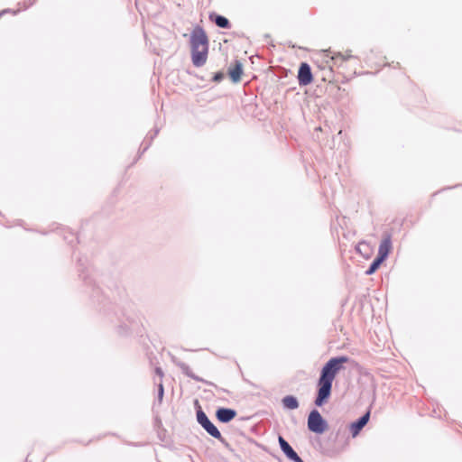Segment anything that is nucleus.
<instances>
[{"instance_id": "obj_13", "label": "nucleus", "mask_w": 462, "mask_h": 462, "mask_svg": "<svg viewBox=\"0 0 462 462\" xmlns=\"http://www.w3.org/2000/svg\"><path fill=\"white\" fill-rule=\"evenodd\" d=\"M243 74V65L239 60H235L233 64L228 69V76L230 79L236 83L241 80V77Z\"/></svg>"}, {"instance_id": "obj_16", "label": "nucleus", "mask_w": 462, "mask_h": 462, "mask_svg": "<svg viewBox=\"0 0 462 462\" xmlns=\"http://www.w3.org/2000/svg\"><path fill=\"white\" fill-rule=\"evenodd\" d=\"M63 239L69 245H73L74 242H79L78 236L73 233L69 228H62Z\"/></svg>"}, {"instance_id": "obj_11", "label": "nucleus", "mask_w": 462, "mask_h": 462, "mask_svg": "<svg viewBox=\"0 0 462 462\" xmlns=\"http://www.w3.org/2000/svg\"><path fill=\"white\" fill-rule=\"evenodd\" d=\"M369 419L370 411H366L365 414H363L356 420L353 421L350 424L349 430L354 438L356 437L359 434V432L363 430V428L367 424Z\"/></svg>"}, {"instance_id": "obj_14", "label": "nucleus", "mask_w": 462, "mask_h": 462, "mask_svg": "<svg viewBox=\"0 0 462 462\" xmlns=\"http://www.w3.org/2000/svg\"><path fill=\"white\" fill-rule=\"evenodd\" d=\"M284 408L289 410H296L299 408V401L294 395H286L282 399Z\"/></svg>"}, {"instance_id": "obj_3", "label": "nucleus", "mask_w": 462, "mask_h": 462, "mask_svg": "<svg viewBox=\"0 0 462 462\" xmlns=\"http://www.w3.org/2000/svg\"><path fill=\"white\" fill-rule=\"evenodd\" d=\"M191 60L195 67L203 66L208 60V38L200 26H196L190 34Z\"/></svg>"}, {"instance_id": "obj_17", "label": "nucleus", "mask_w": 462, "mask_h": 462, "mask_svg": "<svg viewBox=\"0 0 462 462\" xmlns=\"http://www.w3.org/2000/svg\"><path fill=\"white\" fill-rule=\"evenodd\" d=\"M384 261L385 260L380 259V257L376 255V257L373 260V262L370 263L369 267L365 271V274L372 275L373 273H374Z\"/></svg>"}, {"instance_id": "obj_22", "label": "nucleus", "mask_w": 462, "mask_h": 462, "mask_svg": "<svg viewBox=\"0 0 462 462\" xmlns=\"http://www.w3.org/2000/svg\"><path fill=\"white\" fill-rule=\"evenodd\" d=\"M323 80H328V82H331L332 79L330 78L327 79V78L324 77Z\"/></svg>"}, {"instance_id": "obj_4", "label": "nucleus", "mask_w": 462, "mask_h": 462, "mask_svg": "<svg viewBox=\"0 0 462 462\" xmlns=\"http://www.w3.org/2000/svg\"><path fill=\"white\" fill-rule=\"evenodd\" d=\"M195 405L198 406V410L196 412L198 423L208 432V434L220 440L221 443H223L226 447H228V442L222 437L218 429L213 424V422L208 419L207 414L202 411L198 400L195 401Z\"/></svg>"}, {"instance_id": "obj_10", "label": "nucleus", "mask_w": 462, "mask_h": 462, "mask_svg": "<svg viewBox=\"0 0 462 462\" xmlns=\"http://www.w3.org/2000/svg\"><path fill=\"white\" fill-rule=\"evenodd\" d=\"M392 236L386 233L383 235V237L380 243L377 256H379L380 259L386 260L392 250Z\"/></svg>"}, {"instance_id": "obj_12", "label": "nucleus", "mask_w": 462, "mask_h": 462, "mask_svg": "<svg viewBox=\"0 0 462 462\" xmlns=\"http://www.w3.org/2000/svg\"><path fill=\"white\" fill-rule=\"evenodd\" d=\"M236 416V411L230 408H218L216 411V417L222 423H228Z\"/></svg>"}, {"instance_id": "obj_9", "label": "nucleus", "mask_w": 462, "mask_h": 462, "mask_svg": "<svg viewBox=\"0 0 462 462\" xmlns=\"http://www.w3.org/2000/svg\"><path fill=\"white\" fill-rule=\"evenodd\" d=\"M297 78L300 86H308L313 81L312 72L308 63H300Z\"/></svg>"}, {"instance_id": "obj_8", "label": "nucleus", "mask_w": 462, "mask_h": 462, "mask_svg": "<svg viewBox=\"0 0 462 462\" xmlns=\"http://www.w3.org/2000/svg\"><path fill=\"white\" fill-rule=\"evenodd\" d=\"M278 441L281 450L288 459L293 462H304L282 436H279Z\"/></svg>"}, {"instance_id": "obj_21", "label": "nucleus", "mask_w": 462, "mask_h": 462, "mask_svg": "<svg viewBox=\"0 0 462 462\" xmlns=\"http://www.w3.org/2000/svg\"><path fill=\"white\" fill-rule=\"evenodd\" d=\"M222 78H223V74H222V73H217V74L214 77V79H215L216 81H218V80H220Z\"/></svg>"}, {"instance_id": "obj_20", "label": "nucleus", "mask_w": 462, "mask_h": 462, "mask_svg": "<svg viewBox=\"0 0 462 462\" xmlns=\"http://www.w3.org/2000/svg\"><path fill=\"white\" fill-rule=\"evenodd\" d=\"M155 374L160 377V381L162 382V377L164 375V373H163L162 369L161 367H156L155 368Z\"/></svg>"}, {"instance_id": "obj_1", "label": "nucleus", "mask_w": 462, "mask_h": 462, "mask_svg": "<svg viewBox=\"0 0 462 462\" xmlns=\"http://www.w3.org/2000/svg\"><path fill=\"white\" fill-rule=\"evenodd\" d=\"M349 361L346 356L330 358L321 368L317 383V395L314 403L318 407L326 404L331 396L333 381L337 373L344 368L343 365Z\"/></svg>"}, {"instance_id": "obj_6", "label": "nucleus", "mask_w": 462, "mask_h": 462, "mask_svg": "<svg viewBox=\"0 0 462 462\" xmlns=\"http://www.w3.org/2000/svg\"><path fill=\"white\" fill-rule=\"evenodd\" d=\"M308 430L315 434H323L328 427V421L321 416L320 412L313 409L308 416Z\"/></svg>"}, {"instance_id": "obj_5", "label": "nucleus", "mask_w": 462, "mask_h": 462, "mask_svg": "<svg viewBox=\"0 0 462 462\" xmlns=\"http://www.w3.org/2000/svg\"><path fill=\"white\" fill-rule=\"evenodd\" d=\"M77 268L79 276L82 279L83 282L91 288V296L98 297L100 290L97 286H96V282L92 278L87 258L79 257L77 262Z\"/></svg>"}, {"instance_id": "obj_18", "label": "nucleus", "mask_w": 462, "mask_h": 462, "mask_svg": "<svg viewBox=\"0 0 462 462\" xmlns=\"http://www.w3.org/2000/svg\"><path fill=\"white\" fill-rule=\"evenodd\" d=\"M214 21H215L216 24L220 28H229L230 27L229 21L224 16L216 15Z\"/></svg>"}, {"instance_id": "obj_15", "label": "nucleus", "mask_w": 462, "mask_h": 462, "mask_svg": "<svg viewBox=\"0 0 462 462\" xmlns=\"http://www.w3.org/2000/svg\"><path fill=\"white\" fill-rule=\"evenodd\" d=\"M356 253L360 254L365 258L370 257L371 249H370L369 245L365 241H362L357 244V245L356 246Z\"/></svg>"}, {"instance_id": "obj_2", "label": "nucleus", "mask_w": 462, "mask_h": 462, "mask_svg": "<svg viewBox=\"0 0 462 462\" xmlns=\"http://www.w3.org/2000/svg\"><path fill=\"white\" fill-rule=\"evenodd\" d=\"M326 62L329 65L330 72L334 69L342 75L346 79H352L360 67V59L354 55L350 50L344 51L331 52L325 51Z\"/></svg>"}, {"instance_id": "obj_19", "label": "nucleus", "mask_w": 462, "mask_h": 462, "mask_svg": "<svg viewBox=\"0 0 462 462\" xmlns=\"http://www.w3.org/2000/svg\"><path fill=\"white\" fill-rule=\"evenodd\" d=\"M158 393H157V401L158 403L161 404L162 402L163 395H164V387L162 381H160L157 384Z\"/></svg>"}, {"instance_id": "obj_7", "label": "nucleus", "mask_w": 462, "mask_h": 462, "mask_svg": "<svg viewBox=\"0 0 462 462\" xmlns=\"http://www.w3.org/2000/svg\"><path fill=\"white\" fill-rule=\"evenodd\" d=\"M171 361L172 363L177 365L182 372L183 374H185L186 376H188L189 378L196 381V382H200V383H203L207 385H213L212 383L203 379L202 377L195 374L192 370L190 369V367L184 362L179 360L177 357L175 356H172L171 357Z\"/></svg>"}]
</instances>
